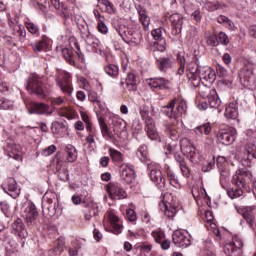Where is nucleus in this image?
<instances>
[{"instance_id": "obj_61", "label": "nucleus", "mask_w": 256, "mask_h": 256, "mask_svg": "<svg viewBox=\"0 0 256 256\" xmlns=\"http://www.w3.org/2000/svg\"><path fill=\"white\" fill-rule=\"evenodd\" d=\"M216 71L218 77H229V72H227V69H225V67H223L222 65H217Z\"/></svg>"}, {"instance_id": "obj_53", "label": "nucleus", "mask_w": 256, "mask_h": 256, "mask_svg": "<svg viewBox=\"0 0 256 256\" xmlns=\"http://www.w3.org/2000/svg\"><path fill=\"white\" fill-rule=\"evenodd\" d=\"M151 235L156 243H161V241H163V238L165 237V233H163V231H161L160 229L152 231Z\"/></svg>"}, {"instance_id": "obj_8", "label": "nucleus", "mask_w": 256, "mask_h": 256, "mask_svg": "<svg viewBox=\"0 0 256 256\" xmlns=\"http://www.w3.org/2000/svg\"><path fill=\"white\" fill-rule=\"evenodd\" d=\"M241 249H243V239L235 234L231 241L226 242L223 251L227 256H241Z\"/></svg>"}, {"instance_id": "obj_42", "label": "nucleus", "mask_w": 256, "mask_h": 256, "mask_svg": "<svg viewBox=\"0 0 256 256\" xmlns=\"http://www.w3.org/2000/svg\"><path fill=\"white\" fill-rule=\"evenodd\" d=\"M15 107V104L12 100L7 98H0V110L2 111H11Z\"/></svg>"}, {"instance_id": "obj_1", "label": "nucleus", "mask_w": 256, "mask_h": 256, "mask_svg": "<svg viewBox=\"0 0 256 256\" xmlns=\"http://www.w3.org/2000/svg\"><path fill=\"white\" fill-rule=\"evenodd\" d=\"M187 77L192 81H196L197 84L202 83L203 86L199 92L200 96L202 99H207L211 109H219L221 107V99L217 94V90L207 86L215 83V79H217L215 70L209 66H199L197 63H192L188 66Z\"/></svg>"}, {"instance_id": "obj_55", "label": "nucleus", "mask_w": 256, "mask_h": 256, "mask_svg": "<svg viewBox=\"0 0 256 256\" xmlns=\"http://www.w3.org/2000/svg\"><path fill=\"white\" fill-rule=\"evenodd\" d=\"M220 171V183L222 187H225V183L227 179H229V170L224 169H219Z\"/></svg>"}, {"instance_id": "obj_63", "label": "nucleus", "mask_w": 256, "mask_h": 256, "mask_svg": "<svg viewBox=\"0 0 256 256\" xmlns=\"http://www.w3.org/2000/svg\"><path fill=\"white\" fill-rule=\"evenodd\" d=\"M126 217L128 219V221L132 222L133 221H137V213H135V210L133 209H128L126 211Z\"/></svg>"}, {"instance_id": "obj_33", "label": "nucleus", "mask_w": 256, "mask_h": 256, "mask_svg": "<svg viewBox=\"0 0 256 256\" xmlns=\"http://www.w3.org/2000/svg\"><path fill=\"white\" fill-rule=\"evenodd\" d=\"M165 170H166L170 185H172V187H174L175 189H181V183H179V177H177L175 172L171 170V167H169V165H166Z\"/></svg>"}, {"instance_id": "obj_47", "label": "nucleus", "mask_w": 256, "mask_h": 256, "mask_svg": "<svg viewBox=\"0 0 256 256\" xmlns=\"http://www.w3.org/2000/svg\"><path fill=\"white\" fill-rule=\"evenodd\" d=\"M140 116L145 121V125H147V121H153V118L149 116V106H140Z\"/></svg>"}, {"instance_id": "obj_50", "label": "nucleus", "mask_w": 256, "mask_h": 256, "mask_svg": "<svg viewBox=\"0 0 256 256\" xmlns=\"http://www.w3.org/2000/svg\"><path fill=\"white\" fill-rule=\"evenodd\" d=\"M25 25H26V29H28L31 35H36V37H39L40 35L39 26H37L35 23H32V22H26Z\"/></svg>"}, {"instance_id": "obj_7", "label": "nucleus", "mask_w": 256, "mask_h": 256, "mask_svg": "<svg viewBox=\"0 0 256 256\" xmlns=\"http://www.w3.org/2000/svg\"><path fill=\"white\" fill-rule=\"evenodd\" d=\"M235 209L239 215L246 220L250 229L255 230L256 227V206H235Z\"/></svg>"}, {"instance_id": "obj_64", "label": "nucleus", "mask_w": 256, "mask_h": 256, "mask_svg": "<svg viewBox=\"0 0 256 256\" xmlns=\"http://www.w3.org/2000/svg\"><path fill=\"white\" fill-rule=\"evenodd\" d=\"M218 39L221 45H229V37L225 34V32H220L218 34Z\"/></svg>"}, {"instance_id": "obj_34", "label": "nucleus", "mask_w": 256, "mask_h": 256, "mask_svg": "<svg viewBox=\"0 0 256 256\" xmlns=\"http://www.w3.org/2000/svg\"><path fill=\"white\" fill-rule=\"evenodd\" d=\"M175 29L172 31L173 35H179L181 33V26L183 25V18L179 14H173L170 17Z\"/></svg>"}, {"instance_id": "obj_19", "label": "nucleus", "mask_w": 256, "mask_h": 256, "mask_svg": "<svg viewBox=\"0 0 256 256\" xmlns=\"http://www.w3.org/2000/svg\"><path fill=\"white\" fill-rule=\"evenodd\" d=\"M107 191L110 199H127V192H125V190L119 183H109Z\"/></svg>"}, {"instance_id": "obj_48", "label": "nucleus", "mask_w": 256, "mask_h": 256, "mask_svg": "<svg viewBox=\"0 0 256 256\" xmlns=\"http://www.w3.org/2000/svg\"><path fill=\"white\" fill-rule=\"evenodd\" d=\"M104 71L110 77H116V75H119V67L113 64H109L106 67H104Z\"/></svg>"}, {"instance_id": "obj_44", "label": "nucleus", "mask_w": 256, "mask_h": 256, "mask_svg": "<svg viewBox=\"0 0 256 256\" xmlns=\"http://www.w3.org/2000/svg\"><path fill=\"white\" fill-rule=\"evenodd\" d=\"M57 246H55L50 253H55V255H61L65 249V240L63 238H59L57 240Z\"/></svg>"}, {"instance_id": "obj_43", "label": "nucleus", "mask_w": 256, "mask_h": 256, "mask_svg": "<svg viewBox=\"0 0 256 256\" xmlns=\"http://www.w3.org/2000/svg\"><path fill=\"white\" fill-rule=\"evenodd\" d=\"M108 153L115 163H121L123 161V154L118 150L109 148Z\"/></svg>"}, {"instance_id": "obj_23", "label": "nucleus", "mask_w": 256, "mask_h": 256, "mask_svg": "<svg viewBox=\"0 0 256 256\" xmlns=\"http://www.w3.org/2000/svg\"><path fill=\"white\" fill-rule=\"evenodd\" d=\"M2 187L5 193L9 194L10 197H13V199L19 197L21 193V189L19 186H17V181H15L14 178H9L6 183L2 185Z\"/></svg>"}, {"instance_id": "obj_30", "label": "nucleus", "mask_w": 256, "mask_h": 256, "mask_svg": "<svg viewBox=\"0 0 256 256\" xmlns=\"http://www.w3.org/2000/svg\"><path fill=\"white\" fill-rule=\"evenodd\" d=\"M49 43H51V40L46 36H42L41 41L30 44V47L34 53H41V51H47L49 49Z\"/></svg>"}, {"instance_id": "obj_60", "label": "nucleus", "mask_w": 256, "mask_h": 256, "mask_svg": "<svg viewBox=\"0 0 256 256\" xmlns=\"http://www.w3.org/2000/svg\"><path fill=\"white\" fill-rule=\"evenodd\" d=\"M54 151H57V147L55 145H50L42 150V155L44 157H49V155H53Z\"/></svg>"}, {"instance_id": "obj_58", "label": "nucleus", "mask_w": 256, "mask_h": 256, "mask_svg": "<svg viewBox=\"0 0 256 256\" xmlns=\"http://www.w3.org/2000/svg\"><path fill=\"white\" fill-rule=\"evenodd\" d=\"M14 31L19 35V37H26L27 32L25 31V26L17 24L14 26Z\"/></svg>"}, {"instance_id": "obj_6", "label": "nucleus", "mask_w": 256, "mask_h": 256, "mask_svg": "<svg viewBox=\"0 0 256 256\" xmlns=\"http://www.w3.org/2000/svg\"><path fill=\"white\" fill-rule=\"evenodd\" d=\"M26 89L31 94L37 95L40 99H45V90L43 89V78L37 74H32L27 81Z\"/></svg>"}, {"instance_id": "obj_49", "label": "nucleus", "mask_w": 256, "mask_h": 256, "mask_svg": "<svg viewBox=\"0 0 256 256\" xmlns=\"http://www.w3.org/2000/svg\"><path fill=\"white\" fill-rule=\"evenodd\" d=\"M138 159H140L143 163L147 161L148 153H147V147L145 145L140 146L136 153Z\"/></svg>"}, {"instance_id": "obj_26", "label": "nucleus", "mask_w": 256, "mask_h": 256, "mask_svg": "<svg viewBox=\"0 0 256 256\" xmlns=\"http://www.w3.org/2000/svg\"><path fill=\"white\" fill-rule=\"evenodd\" d=\"M6 151L8 153V157L11 159H15L16 161H21L23 152L21 151V146L15 144L14 142H8L6 146Z\"/></svg>"}, {"instance_id": "obj_12", "label": "nucleus", "mask_w": 256, "mask_h": 256, "mask_svg": "<svg viewBox=\"0 0 256 256\" xmlns=\"http://www.w3.org/2000/svg\"><path fill=\"white\" fill-rule=\"evenodd\" d=\"M21 215L27 225H35V221L37 217H39V212L37 211V207L32 202H26L23 204L21 208Z\"/></svg>"}, {"instance_id": "obj_3", "label": "nucleus", "mask_w": 256, "mask_h": 256, "mask_svg": "<svg viewBox=\"0 0 256 256\" xmlns=\"http://www.w3.org/2000/svg\"><path fill=\"white\" fill-rule=\"evenodd\" d=\"M179 205L181 202L177 197V194L166 192L162 194V203L160 204V209L162 213L169 219H173L175 215H177V211H179Z\"/></svg>"}, {"instance_id": "obj_45", "label": "nucleus", "mask_w": 256, "mask_h": 256, "mask_svg": "<svg viewBox=\"0 0 256 256\" xmlns=\"http://www.w3.org/2000/svg\"><path fill=\"white\" fill-rule=\"evenodd\" d=\"M196 135H209L211 133V124L210 123H205L201 126L196 127L195 129Z\"/></svg>"}, {"instance_id": "obj_37", "label": "nucleus", "mask_w": 256, "mask_h": 256, "mask_svg": "<svg viewBox=\"0 0 256 256\" xmlns=\"http://www.w3.org/2000/svg\"><path fill=\"white\" fill-rule=\"evenodd\" d=\"M157 63L160 71H167L173 67V61L169 58H160L157 60Z\"/></svg>"}, {"instance_id": "obj_11", "label": "nucleus", "mask_w": 256, "mask_h": 256, "mask_svg": "<svg viewBox=\"0 0 256 256\" xmlns=\"http://www.w3.org/2000/svg\"><path fill=\"white\" fill-rule=\"evenodd\" d=\"M256 151V139L251 138L245 145L243 152H240L239 157L244 167L251 165V159H253Z\"/></svg>"}, {"instance_id": "obj_18", "label": "nucleus", "mask_w": 256, "mask_h": 256, "mask_svg": "<svg viewBox=\"0 0 256 256\" xmlns=\"http://www.w3.org/2000/svg\"><path fill=\"white\" fill-rule=\"evenodd\" d=\"M172 241L176 247H189L191 245V239H189V233L185 230H175L172 234Z\"/></svg>"}, {"instance_id": "obj_46", "label": "nucleus", "mask_w": 256, "mask_h": 256, "mask_svg": "<svg viewBox=\"0 0 256 256\" xmlns=\"http://www.w3.org/2000/svg\"><path fill=\"white\" fill-rule=\"evenodd\" d=\"M227 195L230 197V199H239V197H243V190L241 187L230 188L227 190Z\"/></svg>"}, {"instance_id": "obj_4", "label": "nucleus", "mask_w": 256, "mask_h": 256, "mask_svg": "<svg viewBox=\"0 0 256 256\" xmlns=\"http://www.w3.org/2000/svg\"><path fill=\"white\" fill-rule=\"evenodd\" d=\"M104 229L105 231L114 233V235H121L123 233V222L117 215V211L109 209L104 218Z\"/></svg>"}, {"instance_id": "obj_20", "label": "nucleus", "mask_w": 256, "mask_h": 256, "mask_svg": "<svg viewBox=\"0 0 256 256\" xmlns=\"http://www.w3.org/2000/svg\"><path fill=\"white\" fill-rule=\"evenodd\" d=\"M109 126L113 129L114 133L118 135V133H123L127 129V122L123 120L119 115H111L109 117Z\"/></svg>"}, {"instance_id": "obj_38", "label": "nucleus", "mask_w": 256, "mask_h": 256, "mask_svg": "<svg viewBox=\"0 0 256 256\" xmlns=\"http://www.w3.org/2000/svg\"><path fill=\"white\" fill-rule=\"evenodd\" d=\"M99 215V204H92L91 208L85 212L84 219L86 221H91L93 217Z\"/></svg>"}, {"instance_id": "obj_9", "label": "nucleus", "mask_w": 256, "mask_h": 256, "mask_svg": "<svg viewBox=\"0 0 256 256\" xmlns=\"http://www.w3.org/2000/svg\"><path fill=\"white\" fill-rule=\"evenodd\" d=\"M56 83L63 93L71 95L73 93V86L71 84V74L64 70L56 71Z\"/></svg>"}, {"instance_id": "obj_29", "label": "nucleus", "mask_w": 256, "mask_h": 256, "mask_svg": "<svg viewBox=\"0 0 256 256\" xmlns=\"http://www.w3.org/2000/svg\"><path fill=\"white\" fill-rule=\"evenodd\" d=\"M97 119H98V124L100 127V131L102 133V137L106 139L107 141L113 139V134L111 131H109V127L107 126V123H105V119L99 112L96 111Z\"/></svg>"}, {"instance_id": "obj_41", "label": "nucleus", "mask_w": 256, "mask_h": 256, "mask_svg": "<svg viewBox=\"0 0 256 256\" xmlns=\"http://www.w3.org/2000/svg\"><path fill=\"white\" fill-rule=\"evenodd\" d=\"M200 256H216L215 252H213V244L210 242V240H207L204 243V248L201 251Z\"/></svg>"}, {"instance_id": "obj_35", "label": "nucleus", "mask_w": 256, "mask_h": 256, "mask_svg": "<svg viewBox=\"0 0 256 256\" xmlns=\"http://www.w3.org/2000/svg\"><path fill=\"white\" fill-rule=\"evenodd\" d=\"M65 151L67 163H75L77 161V149L75 146L69 144L66 146Z\"/></svg>"}, {"instance_id": "obj_59", "label": "nucleus", "mask_w": 256, "mask_h": 256, "mask_svg": "<svg viewBox=\"0 0 256 256\" xmlns=\"http://www.w3.org/2000/svg\"><path fill=\"white\" fill-rule=\"evenodd\" d=\"M207 45L210 47H217L219 45V40L217 39L216 35H210L207 37Z\"/></svg>"}, {"instance_id": "obj_5", "label": "nucleus", "mask_w": 256, "mask_h": 256, "mask_svg": "<svg viewBox=\"0 0 256 256\" xmlns=\"http://www.w3.org/2000/svg\"><path fill=\"white\" fill-rule=\"evenodd\" d=\"M241 86L250 91H256V80L253 79V66L246 64L239 72Z\"/></svg>"}, {"instance_id": "obj_25", "label": "nucleus", "mask_w": 256, "mask_h": 256, "mask_svg": "<svg viewBox=\"0 0 256 256\" xmlns=\"http://www.w3.org/2000/svg\"><path fill=\"white\" fill-rule=\"evenodd\" d=\"M146 133L148 135V139L151 141H157L161 143V134L157 131V127L155 126V121L148 120L146 124Z\"/></svg>"}, {"instance_id": "obj_40", "label": "nucleus", "mask_w": 256, "mask_h": 256, "mask_svg": "<svg viewBox=\"0 0 256 256\" xmlns=\"http://www.w3.org/2000/svg\"><path fill=\"white\" fill-rule=\"evenodd\" d=\"M62 55L64 56L67 63L70 65H75V55L73 54V49L64 48L62 50Z\"/></svg>"}, {"instance_id": "obj_10", "label": "nucleus", "mask_w": 256, "mask_h": 256, "mask_svg": "<svg viewBox=\"0 0 256 256\" xmlns=\"http://www.w3.org/2000/svg\"><path fill=\"white\" fill-rule=\"evenodd\" d=\"M118 33L125 43H134V45L141 43V33L135 31L133 28L122 25L118 28Z\"/></svg>"}, {"instance_id": "obj_27", "label": "nucleus", "mask_w": 256, "mask_h": 256, "mask_svg": "<svg viewBox=\"0 0 256 256\" xmlns=\"http://www.w3.org/2000/svg\"><path fill=\"white\" fill-rule=\"evenodd\" d=\"M85 41L88 47H92V49H94L93 51L99 55H103L101 42L99 39H97V37H95V35L91 34V32H88V34H86Z\"/></svg>"}, {"instance_id": "obj_31", "label": "nucleus", "mask_w": 256, "mask_h": 256, "mask_svg": "<svg viewBox=\"0 0 256 256\" xmlns=\"http://www.w3.org/2000/svg\"><path fill=\"white\" fill-rule=\"evenodd\" d=\"M12 233H14V235H18L20 239H25V237L28 236L27 230L23 226V221H21V219H17L12 224Z\"/></svg>"}, {"instance_id": "obj_51", "label": "nucleus", "mask_w": 256, "mask_h": 256, "mask_svg": "<svg viewBox=\"0 0 256 256\" xmlns=\"http://www.w3.org/2000/svg\"><path fill=\"white\" fill-rule=\"evenodd\" d=\"M132 131H133V135H139V132L143 131V125L141 124V120L137 118L133 120Z\"/></svg>"}, {"instance_id": "obj_54", "label": "nucleus", "mask_w": 256, "mask_h": 256, "mask_svg": "<svg viewBox=\"0 0 256 256\" xmlns=\"http://www.w3.org/2000/svg\"><path fill=\"white\" fill-rule=\"evenodd\" d=\"M153 47L156 51L163 53L167 49V44L165 43V40H158L157 42H154Z\"/></svg>"}, {"instance_id": "obj_62", "label": "nucleus", "mask_w": 256, "mask_h": 256, "mask_svg": "<svg viewBox=\"0 0 256 256\" xmlns=\"http://www.w3.org/2000/svg\"><path fill=\"white\" fill-rule=\"evenodd\" d=\"M174 159L180 166L185 164V155L181 153V150L175 152Z\"/></svg>"}, {"instance_id": "obj_28", "label": "nucleus", "mask_w": 256, "mask_h": 256, "mask_svg": "<svg viewBox=\"0 0 256 256\" xmlns=\"http://www.w3.org/2000/svg\"><path fill=\"white\" fill-rule=\"evenodd\" d=\"M136 9L142 27L145 29V31H149V25H151V17H149L147 14V10H145V8H143L141 5H138Z\"/></svg>"}, {"instance_id": "obj_13", "label": "nucleus", "mask_w": 256, "mask_h": 256, "mask_svg": "<svg viewBox=\"0 0 256 256\" xmlns=\"http://www.w3.org/2000/svg\"><path fill=\"white\" fill-rule=\"evenodd\" d=\"M148 171L152 183H155L156 187H158L160 190L165 189V177L161 171V166L158 164H149Z\"/></svg>"}, {"instance_id": "obj_14", "label": "nucleus", "mask_w": 256, "mask_h": 256, "mask_svg": "<svg viewBox=\"0 0 256 256\" xmlns=\"http://www.w3.org/2000/svg\"><path fill=\"white\" fill-rule=\"evenodd\" d=\"M253 179V174L247 168L238 169L232 178V183L242 189H247V183Z\"/></svg>"}, {"instance_id": "obj_56", "label": "nucleus", "mask_w": 256, "mask_h": 256, "mask_svg": "<svg viewBox=\"0 0 256 256\" xmlns=\"http://www.w3.org/2000/svg\"><path fill=\"white\" fill-rule=\"evenodd\" d=\"M208 229L216 235L217 239H221V232L217 229V224L213 222L207 223Z\"/></svg>"}, {"instance_id": "obj_21", "label": "nucleus", "mask_w": 256, "mask_h": 256, "mask_svg": "<svg viewBox=\"0 0 256 256\" xmlns=\"http://www.w3.org/2000/svg\"><path fill=\"white\" fill-rule=\"evenodd\" d=\"M192 195L197 205H211V198L207 195L205 188H193Z\"/></svg>"}, {"instance_id": "obj_15", "label": "nucleus", "mask_w": 256, "mask_h": 256, "mask_svg": "<svg viewBox=\"0 0 256 256\" xmlns=\"http://www.w3.org/2000/svg\"><path fill=\"white\" fill-rule=\"evenodd\" d=\"M29 115H52L53 110L45 103H27L24 101Z\"/></svg>"}, {"instance_id": "obj_16", "label": "nucleus", "mask_w": 256, "mask_h": 256, "mask_svg": "<svg viewBox=\"0 0 256 256\" xmlns=\"http://www.w3.org/2000/svg\"><path fill=\"white\" fill-rule=\"evenodd\" d=\"M217 139L222 145H233L237 139V130L235 128L222 129L218 132Z\"/></svg>"}, {"instance_id": "obj_52", "label": "nucleus", "mask_w": 256, "mask_h": 256, "mask_svg": "<svg viewBox=\"0 0 256 256\" xmlns=\"http://www.w3.org/2000/svg\"><path fill=\"white\" fill-rule=\"evenodd\" d=\"M65 129V125L61 122L55 121L52 123L51 131L54 133V135H58V133H61Z\"/></svg>"}, {"instance_id": "obj_24", "label": "nucleus", "mask_w": 256, "mask_h": 256, "mask_svg": "<svg viewBox=\"0 0 256 256\" xmlns=\"http://www.w3.org/2000/svg\"><path fill=\"white\" fill-rule=\"evenodd\" d=\"M120 177L125 183H133L135 179V168L131 164H122L120 167Z\"/></svg>"}, {"instance_id": "obj_22", "label": "nucleus", "mask_w": 256, "mask_h": 256, "mask_svg": "<svg viewBox=\"0 0 256 256\" xmlns=\"http://www.w3.org/2000/svg\"><path fill=\"white\" fill-rule=\"evenodd\" d=\"M146 84L150 89H169V86L171 85V82L163 77L158 78H148L146 79Z\"/></svg>"}, {"instance_id": "obj_36", "label": "nucleus", "mask_w": 256, "mask_h": 256, "mask_svg": "<svg viewBox=\"0 0 256 256\" xmlns=\"http://www.w3.org/2000/svg\"><path fill=\"white\" fill-rule=\"evenodd\" d=\"M126 87L128 91H137V78L134 73H129L126 77Z\"/></svg>"}, {"instance_id": "obj_57", "label": "nucleus", "mask_w": 256, "mask_h": 256, "mask_svg": "<svg viewBox=\"0 0 256 256\" xmlns=\"http://www.w3.org/2000/svg\"><path fill=\"white\" fill-rule=\"evenodd\" d=\"M152 37L154 41H163V31L161 30V28H156L152 30Z\"/></svg>"}, {"instance_id": "obj_17", "label": "nucleus", "mask_w": 256, "mask_h": 256, "mask_svg": "<svg viewBox=\"0 0 256 256\" xmlns=\"http://www.w3.org/2000/svg\"><path fill=\"white\" fill-rule=\"evenodd\" d=\"M57 198V194L53 192H47L42 199V209L45 211L47 209L49 215L53 217L56 213L57 204L55 203V199Z\"/></svg>"}, {"instance_id": "obj_32", "label": "nucleus", "mask_w": 256, "mask_h": 256, "mask_svg": "<svg viewBox=\"0 0 256 256\" xmlns=\"http://www.w3.org/2000/svg\"><path fill=\"white\" fill-rule=\"evenodd\" d=\"M239 106L237 102H230L225 109L224 117L226 119H237L239 117Z\"/></svg>"}, {"instance_id": "obj_39", "label": "nucleus", "mask_w": 256, "mask_h": 256, "mask_svg": "<svg viewBox=\"0 0 256 256\" xmlns=\"http://www.w3.org/2000/svg\"><path fill=\"white\" fill-rule=\"evenodd\" d=\"M183 151V145H178L177 142H173L171 144L166 145V155H171L173 153L175 155V152Z\"/></svg>"}, {"instance_id": "obj_2", "label": "nucleus", "mask_w": 256, "mask_h": 256, "mask_svg": "<svg viewBox=\"0 0 256 256\" xmlns=\"http://www.w3.org/2000/svg\"><path fill=\"white\" fill-rule=\"evenodd\" d=\"M176 103L177 99H173L168 103V105L163 106L161 109L162 113L166 115V117L174 120L173 122L165 125V132L170 135V139H172V141H177V139H179V131L177 130L179 117L187 112V102L185 100H180L175 110Z\"/></svg>"}]
</instances>
